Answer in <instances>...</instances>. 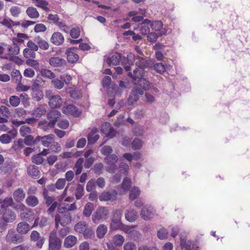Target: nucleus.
<instances>
[{
    "mask_svg": "<svg viewBox=\"0 0 250 250\" xmlns=\"http://www.w3.org/2000/svg\"><path fill=\"white\" fill-rule=\"evenodd\" d=\"M45 98L48 100V104L51 108H60L62 104V100L60 96L53 95L51 90H46L45 92Z\"/></svg>",
    "mask_w": 250,
    "mask_h": 250,
    "instance_id": "obj_3",
    "label": "nucleus"
},
{
    "mask_svg": "<svg viewBox=\"0 0 250 250\" xmlns=\"http://www.w3.org/2000/svg\"><path fill=\"white\" fill-rule=\"evenodd\" d=\"M88 226L85 222H79L74 226V230L79 233H82Z\"/></svg>",
    "mask_w": 250,
    "mask_h": 250,
    "instance_id": "obj_45",
    "label": "nucleus"
},
{
    "mask_svg": "<svg viewBox=\"0 0 250 250\" xmlns=\"http://www.w3.org/2000/svg\"><path fill=\"white\" fill-rule=\"evenodd\" d=\"M25 143L23 139H19L13 144L12 148L15 151H20L24 147Z\"/></svg>",
    "mask_w": 250,
    "mask_h": 250,
    "instance_id": "obj_49",
    "label": "nucleus"
},
{
    "mask_svg": "<svg viewBox=\"0 0 250 250\" xmlns=\"http://www.w3.org/2000/svg\"><path fill=\"white\" fill-rule=\"evenodd\" d=\"M24 137V139L23 141L26 146H32L36 145L38 142V141L36 140V137L34 138V137L31 135H27Z\"/></svg>",
    "mask_w": 250,
    "mask_h": 250,
    "instance_id": "obj_44",
    "label": "nucleus"
},
{
    "mask_svg": "<svg viewBox=\"0 0 250 250\" xmlns=\"http://www.w3.org/2000/svg\"><path fill=\"white\" fill-rule=\"evenodd\" d=\"M11 77L13 80L18 83L21 81L22 76L19 70L14 69L11 72Z\"/></svg>",
    "mask_w": 250,
    "mask_h": 250,
    "instance_id": "obj_57",
    "label": "nucleus"
},
{
    "mask_svg": "<svg viewBox=\"0 0 250 250\" xmlns=\"http://www.w3.org/2000/svg\"><path fill=\"white\" fill-rule=\"evenodd\" d=\"M27 173L32 177L37 178L40 175L38 167L35 165H30L27 168Z\"/></svg>",
    "mask_w": 250,
    "mask_h": 250,
    "instance_id": "obj_37",
    "label": "nucleus"
},
{
    "mask_svg": "<svg viewBox=\"0 0 250 250\" xmlns=\"http://www.w3.org/2000/svg\"><path fill=\"white\" fill-rule=\"evenodd\" d=\"M32 93L31 96L32 99L36 102H40L43 98V91L39 88L32 87Z\"/></svg>",
    "mask_w": 250,
    "mask_h": 250,
    "instance_id": "obj_22",
    "label": "nucleus"
},
{
    "mask_svg": "<svg viewBox=\"0 0 250 250\" xmlns=\"http://www.w3.org/2000/svg\"><path fill=\"white\" fill-rule=\"evenodd\" d=\"M25 203L29 207H35L39 205V200L36 196L29 195L26 198Z\"/></svg>",
    "mask_w": 250,
    "mask_h": 250,
    "instance_id": "obj_34",
    "label": "nucleus"
},
{
    "mask_svg": "<svg viewBox=\"0 0 250 250\" xmlns=\"http://www.w3.org/2000/svg\"><path fill=\"white\" fill-rule=\"evenodd\" d=\"M66 184V180L64 178H60L57 180L55 185H52L51 186L52 188L55 187L58 189H62L64 188Z\"/></svg>",
    "mask_w": 250,
    "mask_h": 250,
    "instance_id": "obj_58",
    "label": "nucleus"
},
{
    "mask_svg": "<svg viewBox=\"0 0 250 250\" xmlns=\"http://www.w3.org/2000/svg\"><path fill=\"white\" fill-rule=\"evenodd\" d=\"M72 221V216L70 212L63 214H56L55 217V226L58 228L60 224L62 227L69 225Z\"/></svg>",
    "mask_w": 250,
    "mask_h": 250,
    "instance_id": "obj_6",
    "label": "nucleus"
},
{
    "mask_svg": "<svg viewBox=\"0 0 250 250\" xmlns=\"http://www.w3.org/2000/svg\"><path fill=\"white\" fill-rule=\"evenodd\" d=\"M41 75L48 79H54L55 77V74L51 70L47 69H42L40 70Z\"/></svg>",
    "mask_w": 250,
    "mask_h": 250,
    "instance_id": "obj_50",
    "label": "nucleus"
},
{
    "mask_svg": "<svg viewBox=\"0 0 250 250\" xmlns=\"http://www.w3.org/2000/svg\"><path fill=\"white\" fill-rule=\"evenodd\" d=\"M62 112L65 114L71 115L76 117H79L81 113L77 107L73 104H69L64 106L62 108Z\"/></svg>",
    "mask_w": 250,
    "mask_h": 250,
    "instance_id": "obj_16",
    "label": "nucleus"
},
{
    "mask_svg": "<svg viewBox=\"0 0 250 250\" xmlns=\"http://www.w3.org/2000/svg\"><path fill=\"white\" fill-rule=\"evenodd\" d=\"M136 227L134 225L127 226L123 224L118 228V229L122 230L128 234L130 237H132L133 235H137L140 234L138 231L134 229Z\"/></svg>",
    "mask_w": 250,
    "mask_h": 250,
    "instance_id": "obj_15",
    "label": "nucleus"
},
{
    "mask_svg": "<svg viewBox=\"0 0 250 250\" xmlns=\"http://www.w3.org/2000/svg\"><path fill=\"white\" fill-rule=\"evenodd\" d=\"M154 215L153 208L150 207H143L142 208L140 215L145 220H148L152 218Z\"/></svg>",
    "mask_w": 250,
    "mask_h": 250,
    "instance_id": "obj_17",
    "label": "nucleus"
},
{
    "mask_svg": "<svg viewBox=\"0 0 250 250\" xmlns=\"http://www.w3.org/2000/svg\"><path fill=\"white\" fill-rule=\"evenodd\" d=\"M21 8L17 6H12L10 9L11 15L15 18L18 17L21 13Z\"/></svg>",
    "mask_w": 250,
    "mask_h": 250,
    "instance_id": "obj_62",
    "label": "nucleus"
},
{
    "mask_svg": "<svg viewBox=\"0 0 250 250\" xmlns=\"http://www.w3.org/2000/svg\"><path fill=\"white\" fill-rule=\"evenodd\" d=\"M117 192L115 190L109 189L103 191L99 196L101 201H114L116 199Z\"/></svg>",
    "mask_w": 250,
    "mask_h": 250,
    "instance_id": "obj_8",
    "label": "nucleus"
},
{
    "mask_svg": "<svg viewBox=\"0 0 250 250\" xmlns=\"http://www.w3.org/2000/svg\"><path fill=\"white\" fill-rule=\"evenodd\" d=\"M144 94L143 89L140 88H135L133 90L127 100V103L129 105H132L136 102L139 99V95H142Z\"/></svg>",
    "mask_w": 250,
    "mask_h": 250,
    "instance_id": "obj_13",
    "label": "nucleus"
},
{
    "mask_svg": "<svg viewBox=\"0 0 250 250\" xmlns=\"http://www.w3.org/2000/svg\"><path fill=\"white\" fill-rule=\"evenodd\" d=\"M163 26V24L162 22L160 21H151L150 23V26L152 28V30L155 31L160 30Z\"/></svg>",
    "mask_w": 250,
    "mask_h": 250,
    "instance_id": "obj_60",
    "label": "nucleus"
},
{
    "mask_svg": "<svg viewBox=\"0 0 250 250\" xmlns=\"http://www.w3.org/2000/svg\"><path fill=\"white\" fill-rule=\"evenodd\" d=\"M124 238L121 235H116L113 238V243L116 246H121L124 242Z\"/></svg>",
    "mask_w": 250,
    "mask_h": 250,
    "instance_id": "obj_54",
    "label": "nucleus"
},
{
    "mask_svg": "<svg viewBox=\"0 0 250 250\" xmlns=\"http://www.w3.org/2000/svg\"><path fill=\"white\" fill-rule=\"evenodd\" d=\"M131 181L128 177H125L121 184V188L124 191H127L131 186Z\"/></svg>",
    "mask_w": 250,
    "mask_h": 250,
    "instance_id": "obj_59",
    "label": "nucleus"
},
{
    "mask_svg": "<svg viewBox=\"0 0 250 250\" xmlns=\"http://www.w3.org/2000/svg\"><path fill=\"white\" fill-rule=\"evenodd\" d=\"M121 60V54H116L108 57L106 60V62L109 65H117L119 64Z\"/></svg>",
    "mask_w": 250,
    "mask_h": 250,
    "instance_id": "obj_30",
    "label": "nucleus"
},
{
    "mask_svg": "<svg viewBox=\"0 0 250 250\" xmlns=\"http://www.w3.org/2000/svg\"><path fill=\"white\" fill-rule=\"evenodd\" d=\"M7 50L8 51L7 54H5V56L2 58L5 59H11V57L13 56L18 55L19 53L20 47L14 42L12 45L7 46Z\"/></svg>",
    "mask_w": 250,
    "mask_h": 250,
    "instance_id": "obj_12",
    "label": "nucleus"
},
{
    "mask_svg": "<svg viewBox=\"0 0 250 250\" xmlns=\"http://www.w3.org/2000/svg\"><path fill=\"white\" fill-rule=\"evenodd\" d=\"M138 216V213L134 209L127 210L125 214L126 220L130 222H133L136 221Z\"/></svg>",
    "mask_w": 250,
    "mask_h": 250,
    "instance_id": "obj_33",
    "label": "nucleus"
},
{
    "mask_svg": "<svg viewBox=\"0 0 250 250\" xmlns=\"http://www.w3.org/2000/svg\"><path fill=\"white\" fill-rule=\"evenodd\" d=\"M64 37L60 32H54L51 38L50 41L51 42L56 45H60L64 42Z\"/></svg>",
    "mask_w": 250,
    "mask_h": 250,
    "instance_id": "obj_21",
    "label": "nucleus"
},
{
    "mask_svg": "<svg viewBox=\"0 0 250 250\" xmlns=\"http://www.w3.org/2000/svg\"><path fill=\"white\" fill-rule=\"evenodd\" d=\"M107 231V228L105 225L104 224L100 225L96 229L97 236L99 238H102L104 236Z\"/></svg>",
    "mask_w": 250,
    "mask_h": 250,
    "instance_id": "obj_40",
    "label": "nucleus"
},
{
    "mask_svg": "<svg viewBox=\"0 0 250 250\" xmlns=\"http://www.w3.org/2000/svg\"><path fill=\"white\" fill-rule=\"evenodd\" d=\"M23 54L24 57L26 59H34L36 57V51H33L30 48H25L23 50Z\"/></svg>",
    "mask_w": 250,
    "mask_h": 250,
    "instance_id": "obj_56",
    "label": "nucleus"
},
{
    "mask_svg": "<svg viewBox=\"0 0 250 250\" xmlns=\"http://www.w3.org/2000/svg\"><path fill=\"white\" fill-rule=\"evenodd\" d=\"M25 193L21 188H19L13 193V197L17 202L22 201L25 197Z\"/></svg>",
    "mask_w": 250,
    "mask_h": 250,
    "instance_id": "obj_38",
    "label": "nucleus"
},
{
    "mask_svg": "<svg viewBox=\"0 0 250 250\" xmlns=\"http://www.w3.org/2000/svg\"><path fill=\"white\" fill-rule=\"evenodd\" d=\"M46 85L45 81L40 76H37L32 85L33 87H44Z\"/></svg>",
    "mask_w": 250,
    "mask_h": 250,
    "instance_id": "obj_46",
    "label": "nucleus"
},
{
    "mask_svg": "<svg viewBox=\"0 0 250 250\" xmlns=\"http://www.w3.org/2000/svg\"><path fill=\"white\" fill-rule=\"evenodd\" d=\"M140 193V189L138 187H135L130 190L129 198L131 200H134L139 196Z\"/></svg>",
    "mask_w": 250,
    "mask_h": 250,
    "instance_id": "obj_47",
    "label": "nucleus"
},
{
    "mask_svg": "<svg viewBox=\"0 0 250 250\" xmlns=\"http://www.w3.org/2000/svg\"><path fill=\"white\" fill-rule=\"evenodd\" d=\"M151 21L148 19H145L141 23V26L140 29V33L142 35H146L149 33L150 31V27L148 26L150 25Z\"/></svg>",
    "mask_w": 250,
    "mask_h": 250,
    "instance_id": "obj_32",
    "label": "nucleus"
},
{
    "mask_svg": "<svg viewBox=\"0 0 250 250\" xmlns=\"http://www.w3.org/2000/svg\"><path fill=\"white\" fill-rule=\"evenodd\" d=\"M144 74L145 71L144 70L136 68L134 70L133 74L131 72H129L127 75L132 79L134 83L136 84L137 80L143 78Z\"/></svg>",
    "mask_w": 250,
    "mask_h": 250,
    "instance_id": "obj_20",
    "label": "nucleus"
},
{
    "mask_svg": "<svg viewBox=\"0 0 250 250\" xmlns=\"http://www.w3.org/2000/svg\"><path fill=\"white\" fill-rule=\"evenodd\" d=\"M28 16L32 19H37L40 17V14L37 9L34 7H28L26 10Z\"/></svg>",
    "mask_w": 250,
    "mask_h": 250,
    "instance_id": "obj_35",
    "label": "nucleus"
},
{
    "mask_svg": "<svg viewBox=\"0 0 250 250\" xmlns=\"http://www.w3.org/2000/svg\"><path fill=\"white\" fill-rule=\"evenodd\" d=\"M109 213V210L107 207H100L98 208L92 215L93 222L95 224H99L102 220H105Z\"/></svg>",
    "mask_w": 250,
    "mask_h": 250,
    "instance_id": "obj_4",
    "label": "nucleus"
},
{
    "mask_svg": "<svg viewBox=\"0 0 250 250\" xmlns=\"http://www.w3.org/2000/svg\"><path fill=\"white\" fill-rule=\"evenodd\" d=\"M16 214L9 208L4 207V205H0V224L6 226L8 223H12L16 220Z\"/></svg>",
    "mask_w": 250,
    "mask_h": 250,
    "instance_id": "obj_1",
    "label": "nucleus"
},
{
    "mask_svg": "<svg viewBox=\"0 0 250 250\" xmlns=\"http://www.w3.org/2000/svg\"><path fill=\"white\" fill-rule=\"evenodd\" d=\"M10 104L13 107H17L20 104V98L17 96H11L9 98Z\"/></svg>",
    "mask_w": 250,
    "mask_h": 250,
    "instance_id": "obj_61",
    "label": "nucleus"
},
{
    "mask_svg": "<svg viewBox=\"0 0 250 250\" xmlns=\"http://www.w3.org/2000/svg\"><path fill=\"white\" fill-rule=\"evenodd\" d=\"M48 224V220L47 218L42 216L41 218L37 217L34 223L32 226L31 228L36 227L37 226H40L41 228H43L47 225Z\"/></svg>",
    "mask_w": 250,
    "mask_h": 250,
    "instance_id": "obj_31",
    "label": "nucleus"
},
{
    "mask_svg": "<svg viewBox=\"0 0 250 250\" xmlns=\"http://www.w3.org/2000/svg\"><path fill=\"white\" fill-rule=\"evenodd\" d=\"M6 240L7 242L17 244L21 242V236L15 233L13 230H9L6 236Z\"/></svg>",
    "mask_w": 250,
    "mask_h": 250,
    "instance_id": "obj_18",
    "label": "nucleus"
},
{
    "mask_svg": "<svg viewBox=\"0 0 250 250\" xmlns=\"http://www.w3.org/2000/svg\"><path fill=\"white\" fill-rule=\"evenodd\" d=\"M20 133L22 137L28 135L31 133V128L26 125H21L20 129Z\"/></svg>",
    "mask_w": 250,
    "mask_h": 250,
    "instance_id": "obj_55",
    "label": "nucleus"
},
{
    "mask_svg": "<svg viewBox=\"0 0 250 250\" xmlns=\"http://www.w3.org/2000/svg\"><path fill=\"white\" fill-rule=\"evenodd\" d=\"M48 242L49 250H61L62 241L58 236L56 230H53L50 232Z\"/></svg>",
    "mask_w": 250,
    "mask_h": 250,
    "instance_id": "obj_2",
    "label": "nucleus"
},
{
    "mask_svg": "<svg viewBox=\"0 0 250 250\" xmlns=\"http://www.w3.org/2000/svg\"><path fill=\"white\" fill-rule=\"evenodd\" d=\"M54 122H49L46 120L41 122L39 123L40 128L44 131H47L55 126Z\"/></svg>",
    "mask_w": 250,
    "mask_h": 250,
    "instance_id": "obj_36",
    "label": "nucleus"
},
{
    "mask_svg": "<svg viewBox=\"0 0 250 250\" xmlns=\"http://www.w3.org/2000/svg\"><path fill=\"white\" fill-rule=\"evenodd\" d=\"M49 63L51 66L54 67H66V61L59 57H53L49 59Z\"/></svg>",
    "mask_w": 250,
    "mask_h": 250,
    "instance_id": "obj_14",
    "label": "nucleus"
},
{
    "mask_svg": "<svg viewBox=\"0 0 250 250\" xmlns=\"http://www.w3.org/2000/svg\"><path fill=\"white\" fill-rule=\"evenodd\" d=\"M77 242V237L74 235H69L64 239L63 246L66 248H70L75 245Z\"/></svg>",
    "mask_w": 250,
    "mask_h": 250,
    "instance_id": "obj_24",
    "label": "nucleus"
},
{
    "mask_svg": "<svg viewBox=\"0 0 250 250\" xmlns=\"http://www.w3.org/2000/svg\"><path fill=\"white\" fill-rule=\"evenodd\" d=\"M131 146L133 150L140 149L142 146V142L139 138H135L132 143Z\"/></svg>",
    "mask_w": 250,
    "mask_h": 250,
    "instance_id": "obj_64",
    "label": "nucleus"
},
{
    "mask_svg": "<svg viewBox=\"0 0 250 250\" xmlns=\"http://www.w3.org/2000/svg\"><path fill=\"white\" fill-rule=\"evenodd\" d=\"M128 169L129 166L128 164L124 162L121 163L119 165L118 168H117L119 172L122 175V174L124 175H127Z\"/></svg>",
    "mask_w": 250,
    "mask_h": 250,
    "instance_id": "obj_48",
    "label": "nucleus"
},
{
    "mask_svg": "<svg viewBox=\"0 0 250 250\" xmlns=\"http://www.w3.org/2000/svg\"><path fill=\"white\" fill-rule=\"evenodd\" d=\"M98 130L96 128H94L92 129L90 132L87 135V141L89 144H94L99 139V135L96 133Z\"/></svg>",
    "mask_w": 250,
    "mask_h": 250,
    "instance_id": "obj_28",
    "label": "nucleus"
},
{
    "mask_svg": "<svg viewBox=\"0 0 250 250\" xmlns=\"http://www.w3.org/2000/svg\"><path fill=\"white\" fill-rule=\"evenodd\" d=\"M84 188L81 184H78L75 190V195L77 199L79 200L82 198L83 195Z\"/></svg>",
    "mask_w": 250,
    "mask_h": 250,
    "instance_id": "obj_52",
    "label": "nucleus"
},
{
    "mask_svg": "<svg viewBox=\"0 0 250 250\" xmlns=\"http://www.w3.org/2000/svg\"><path fill=\"white\" fill-rule=\"evenodd\" d=\"M94 210V205L93 203L88 202L85 204L83 210V214L86 217H89Z\"/></svg>",
    "mask_w": 250,
    "mask_h": 250,
    "instance_id": "obj_42",
    "label": "nucleus"
},
{
    "mask_svg": "<svg viewBox=\"0 0 250 250\" xmlns=\"http://www.w3.org/2000/svg\"><path fill=\"white\" fill-rule=\"evenodd\" d=\"M154 69L161 74H163L166 71V67L162 62H158L153 64Z\"/></svg>",
    "mask_w": 250,
    "mask_h": 250,
    "instance_id": "obj_53",
    "label": "nucleus"
},
{
    "mask_svg": "<svg viewBox=\"0 0 250 250\" xmlns=\"http://www.w3.org/2000/svg\"><path fill=\"white\" fill-rule=\"evenodd\" d=\"M29 225L25 222H21L17 225V230L21 234H25L30 229Z\"/></svg>",
    "mask_w": 250,
    "mask_h": 250,
    "instance_id": "obj_26",
    "label": "nucleus"
},
{
    "mask_svg": "<svg viewBox=\"0 0 250 250\" xmlns=\"http://www.w3.org/2000/svg\"><path fill=\"white\" fill-rule=\"evenodd\" d=\"M33 2L37 7L41 8L46 12L50 10L47 7L49 3L45 0H33Z\"/></svg>",
    "mask_w": 250,
    "mask_h": 250,
    "instance_id": "obj_39",
    "label": "nucleus"
},
{
    "mask_svg": "<svg viewBox=\"0 0 250 250\" xmlns=\"http://www.w3.org/2000/svg\"><path fill=\"white\" fill-rule=\"evenodd\" d=\"M122 211L120 209H116L113 214L111 222V228L113 229H118L121 224L123 223L121 222V217Z\"/></svg>",
    "mask_w": 250,
    "mask_h": 250,
    "instance_id": "obj_7",
    "label": "nucleus"
},
{
    "mask_svg": "<svg viewBox=\"0 0 250 250\" xmlns=\"http://www.w3.org/2000/svg\"><path fill=\"white\" fill-rule=\"evenodd\" d=\"M14 113L15 116L19 118L24 119L27 115V111L22 107L16 108Z\"/></svg>",
    "mask_w": 250,
    "mask_h": 250,
    "instance_id": "obj_51",
    "label": "nucleus"
},
{
    "mask_svg": "<svg viewBox=\"0 0 250 250\" xmlns=\"http://www.w3.org/2000/svg\"><path fill=\"white\" fill-rule=\"evenodd\" d=\"M67 59L69 62H76L79 59V56L77 53V49L70 48L66 50Z\"/></svg>",
    "mask_w": 250,
    "mask_h": 250,
    "instance_id": "obj_19",
    "label": "nucleus"
},
{
    "mask_svg": "<svg viewBox=\"0 0 250 250\" xmlns=\"http://www.w3.org/2000/svg\"><path fill=\"white\" fill-rule=\"evenodd\" d=\"M135 64L141 69L151 67L152 65L151 61L149 60H146L144 58L140 56H136L135 58Z\"/></svg>",
    "mask_w": 250,
    "mask_h": 250,
    "instance_id": "obj_11",
    "label": "nucleus"
},
{
    "mask_svg": "<svg viewBox=\"0 0 250 250\" xmlns=\"http://www.w3.org/2000/svg\"><path fill=\"white\" fill-rule=\"evenodd\" d=\"M118 160V156L114 154H109L105 157V162L107 165L106 171L110 173H114L117 170L116 165Z\"/></svg>",
    "mask_w": 250,
    "mask_h": 250,
    "instance_id": "obj_5",
    "label": "nucleus"
},
{
    "mask_svg": "<svg viewBox=\"0 0 250 250\" xmlns=\"http://www.w3.org/2000/svg\"><path fill=\"white\" fill-rule=\"evenodd\" d=\"M55 136L52 134H48L43 136H38L36 137V140L38 142L41 141L42 144L45 147H49L55 141Z\"/></svg>",
    "mask_w": 250,
    "mask_h": 250,
    "instance_id": "obj_10",
    "label": "nucleus"
},
{
    "mask_svg": "<svg viewBox=\"0 0 250 250\" xmlns=\"http://www.w3.org/2000/svg\"><path fill=\"white\" fill-rule=\"evenodd\" d=\"M137 83L134 84L136 85H138L140 87L136 86L135 88H140L144 90H147L149 88L150 83L146 79L142 78L139 79L136 82Z\"/></svg>",
    "mask_w": 250,
    "mask_h": 250,
    "instance_id": "obj_29",
    "label": "nucleus"
},
{
    "mask_svg": "<svg viewBox=\"0 0 250 250\" xmlns=\"http://www.w3.org/2000/svg\"><path fill=\"white\" fill-rule=\"evenodd\" d=\"M52 83H53L55 88L58 89H62L64 85L63 83V81H62V79H59L58 78L53 79L52 81Z\"/></svg>",
    "mask_w": 250,
    "mask_h": 250,
    "instance_id": "obj_63",
    "label": "nucleus"
},
{
    "mask_svg": "<svg viewBox=\"0 0 250 250\" xmlns=\"http://www.w3.org/2000/svg\"><path fill=\"white\" fill-rule=\"evenodd\" d=\"M35 42L38 44V47L43 50H47L49 48V45L48 43L40 37H36L35 39Z\"/></svg>",
    "mask_w": 250,
    "mask_h": 250,
    "instance_id": "obj_41",
    "label": "nucleus"
},
{
    "mask_svg": "<svg viewBox=\"0 0 250 250\" xmlns=\"http://www.w3.org/2000/svg\"><path fill=\"white\" fill-rule=\"evenodd\" d=\"M101 131L102 133L105 134L109 138H113L116 134L115 129L111 126V124L107 122L102 124Z\"/></svg>",
    "mask_w": 250,
    "mask_h": 250,
    "instance_id": "obj_9",
    "label": "nucleus"
},
{
    "mask_svg": "<svg viewBox=\"0 0 250 250\" xmlns=\"http://www.w3.org/2000/svg\"><path fill=\"white\" fill-rule=\"evenodd\" d=\"M84 162L83 158H79L75 164L74 169L76 175L80 174L82 170L83 164Z\"/></svg>",
    "mask_w": 250,
    "mask_h": 250,
    "instance_id": "obj_43",
    "label": "nucleus"
},
{
    "mask_svg": "<svg viewBox=\"0 0 250 250\" xmlns=\"http://www.w3.org/2000/svg\"><path fill=\"white\" fill-rule=\"evenodd\" d=\"M46 112L45 106L42 104L38 105L32 111V115L37 118H40Z\"/></svg>",
    "mask_w": 250,
    "mask_h": 250,
    "instance_id": "obj_27",
    "label": "nucleus"
},
{
    "mask_svg": "<svg viewBox=\"0 0 250 250\" xmlns=\"http://www.w3.org/2000/svg\"><path fill=\"white\" fill-rule=\"evenodd\" d=\"M34 213L31 209L29 208L24 210V212H21L20 217L22 220L30 222L34 219Z\"/></svg>",
    "mask_w": 250,
    "mask_h": 250,
    "instance_id": "obj_23",
    "label": "nucleus"
},
{
    "mask_svg": "<svg viewBox=\"0 0 250 250\" xmlns=\"http://www.w3.org/2000/svg\"><path fill=\"white\" fill-rule=\"evenodd\" d=\"M61 113L56 110H52L47 114V118L49 122H54L56 125L58 119L60 118Z\"/></svg>",
    "mask_w": 250,
    "mask_h": 250,
    "instance_id": "obj_25",
    "label": "nucleus"
}]
</instances>
